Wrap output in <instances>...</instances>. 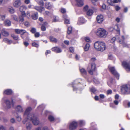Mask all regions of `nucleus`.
I'll return each instance as SVG.
<instances>
[{"label":"nucleus","instance_id":"obj_9","mask_svg":"<svg viewBox=\"0 0 130 130\" xmlns=\"http://www.w3.org/2000/svg\"><path fill=\"white\" fill-rule=\"evenodd\" d=\"M91 69L88 71L89 73L91 75L93 74V71H95V65L94 63H92L91 64Z\"/></svg>","mask_w":130,"mask_h":130},{"label":"nucleus","instance_id":"obj_6","mask_svg":"<svg viewBox=\"0 0 130 130\" xmlns=\"http://www.w3.org/2000/svg\"><path fill=\"white\" fill-rule=\"evenodd\" d=\"M122 65L127 71H130V61H124Z\"/></svg>","mask_w":130,"mask_h":130},{"label":"nucleus","instance_id":"obj_27","mask_svg":"<svg viewBox=\"0 0 130 130\" xmlns=\"http://www.w3.org/2000/svg\"><path fill=\"white\" fill-rule=\"evenodd\" d=\"M89 44L88 43H87L84 48V50L85 51H87L89 49Z\"/></svg>","mask_w":130,"mask_h":130},{"label":"nucleus","instance_id":"obj_20","mask_svg":"<svg viewBox=\"0 0 130 130\" xmlns=\"http://www.w3.org/2000/svg\"><path fill=\"white\" fill-rule=\"evenodd\" d=\"M18 18L19 21L18 22L20 24H23L24 20L23 17L22 15H20L19 17Z\"/></svg>","mask_w":130,"mask_h":130},{"label":"nucleus","instance_id":"obj_63","mask_svg":"<svg viewBox=\"0 0 130 130\" xmlns=\"http://www.w3.org/2000/svg\"><path fill=\"white\" fill-rule=\"evenodd\" d=\"M102 8L103 9H105L106 8V6L104 4H103L102 6Z\"/></svg>","mask_w":130,"mask_h":130},{"label":"nucleus","instance_id":"obj_32","mask_svg":"<svg viewBox=\"0 0 130 130\" xmlns=\"http://www.w3.org/2000/svg\"><path fill=\"white\" fill-rule=\"evenodd\" d=\"M55 119L54 118L53 116L49 115V121L53 122L54 121Z\"/></svg>","mask_w":130,"mask_h":130},{"label":"nucleus","instance_id":"obj_64","mask_svg":"<svg viewBox=\"0 0 130 130\" xmlns=\"http://www.w3.org/2000/svg\"><path fill=\"white\" fill-rule=\"evenodd\" d=\"M114 103L116 105H117L118 104L119 102L117 100H115L114 101Z\"/></svg>","mask_w":130,"mask_h":130},{"label":"nucleus","instance_id":"obj_56","mask_svg":"<svg viewBox=\"0 0 130 130\" xmlns=\"http://www.w3.org/2000/svg\"><path fill=\"white\" fill-rule=\"evenodd\" d=\"M64 43L65 44L67 45H68L69 43V41L67 40H65L64 41Z\"/></svg>","mask_w":130,"mask_h":130},{"label":"nucleus","instance_id":"obj_22","mask_svg":"<svg viewBox=\"0 0 130 130\" xmlns=\"http://www.w3.org/2000/svg\"><path fill=\"white\" fill-rule=\"evenodd\" d=\"M63 17L65 19L64 22L66 24H70V22L69 20L68 19V17L66 15H64Z\"/></svg>","mask_w":130,"mask_h":130},{"label":"nucleus","instance_id":"obj_18","mask_svg":"<svg viewBox=\"0 0 130 130\" xmlns=\"http://www.w3.org/2000/svg\"><path fill=\"white\" fill-rule=\"evenodd\" d=\"M34 9L39 11L41 13L42 12V11L44 9V8L43 7L39 6H35L34 7Z\"/></svg>","mask_w":130,"mask_h":130},{"label":"nucleus","instance_id":"obj_31","mask_svg":"<svg viewBox=\"0 0 130 130\" xmlns=\"http://www.w3.org/2000/svg\"><path fill=\"white\" fill-rule=\"evenodd\" d=\"M72 30V27H69L68 28L67 33L68 34H70L71 33Z\"/></svg>","mask_w":130,"mask_h":130},{"label":"nucleus","instance_id":"obj_35","mask_svg":"<svg viewBox=\"0 0 130 130\" xmlns=\"http://www.w3.org/2000/svg\"><path fill=\"white\" fill-rule=\"evenodd\" d=\"M5 18V15H0V21L4 20Z\"/></svg>","mask_w":130,"mask_h":130},{"label":"nucleus","instance_id":"obj_55","mask_svg":"<svg viewBox=\"0 0 130 130\" xmlns=\"http://www.w3.org/2000/svg\"><path fill=\"white\" fill-rule=\"evenodd\" d=\"M88 8V6L87 5H86L83 8V10L84 11H86L87 10Z\"/></svg>","mask_w":130,"mask_h":130},{"label":"nucleus","instance_id":"obj_42","mask_svg":"<svg viewBox=\"0 0 130 130\" xmlns=\"http://www.w3.org/2000/svg\"><path fill=\"white\" fill-rule=\"evenodd\" d=\"M91 92L93 93H95L96 91V89L94 87H93L91 89Z\"/></svg>","mask_w":130,"mask_h":130},{"label":"nucleus","instance_id":"obj_57","mask_svg":"<svg viewBox=\"0 0 130 130\" xmlns=\"http://www.w3.org/2000/svg\"><path fill=\"white\" fill-rule=\"evenodd\" d=\"M96 60V58H92L90 60V61L91 62H92L94 61H95Z\"/></svg>","mask_w":130,"mask_h":130},{"label":"nucleus","instance_id":"obj_5","mask_svg":"<svg viewBox=\"0 0 130 130\" xmlns=\"http://www.w3.org/2000/svg\"><path fill=\"white\" fill-rule=\"evenodd\" d=\"M109 70L111 73L117 79H119V75L115 70L114 67H113L108 66Z\"/></svg>","mask_w":130,"mask_h":130},{"label":"nucleus","instance_id":"obj_51","mask_svg":"<svg viewBox=\"0 0 130 130\" xmlns=\"http://www.w3.org/2000/svg\"><path fill=\"white\" fill-rule=\"evenodd\" d=\"M0 130H6V128L3 125H0Z\"/></svg>","mask_w":130,"mask_h":130},{"label":"nucleus","instance_id":"obj_10","mask_svg":"<svg viewBox=\"0 0 130 130\" xmlns=\"http://www.w3.org/2000/svg\"><path fill=\"white\" fill-rule=\"evenodd\" d=\"M96 19L98 23H101L103 20V16L101 15H98L97 16Z\"/></svg>","mask_w":130,"mask_h":130},{"label":"nucleus","instance_id":"obj_24","mask_svg":"<svg viewBox=\"0 0 130 130\" xmlns=\"http://www.w3.org/2000/svg\"><path fill=\"white\" fill-rule=\"evenodd\" d=\"M59 21V17L57 16H53V19H52V22H58Z\"/></svg>","mask_w":130,"mask_h":130},{"label":"nucleus","instance_id":"obj_60","mask_svg":"<svg viewBox=\"0 0 130 130\" xmlns=\"http://www.w3.org/2000/svg\"><path fill=\"white\" fill-rule=\"evenodd\" d=\"M121 0H113V3H117L118 2H120Z\"/></svg>","mask_w":130,"mask_h":130},{"label":"nucleus","instance_id":"obj_36","mask_svg":"<svg viewBox=\"0 0 130 130\" xmlns=\"http://www.w3.org/2000/svg\"><path fill=\"white\" fill-rule=\"evenodd\" d=\"M11 36L15 40H17L18 38V37L17 36L15 35L14 34H12Z\"/></svg>","mask_w":130,"mask_h":130},{"label":"nucleus","instance_id":"obj_29","mask_svg":"<svg viewBox=\"0 0 130 130\" xmlns=\"http://www.w3.org/2000/svg\"><path fill=\"white\" fill-rule=\"evenodd\" d=\"M80 71L82 74H86V71L83 68L80 69Z\"/></svg>","mask_w":130,"mask_h":130},{"label":"nucleus","instance_id":"obj_30","mask_svg":"<svg viewBox=\"0 0 130 130\" xmlns=\"http://www.w3.org/2000/svg\"><path fill=\"white\" fill-rule=\"evenodd\" d=\"M26 7L25 6H21L20 7L19 9L20 11L21 12L24 11V10L26 9Z\"/></svg>","mask_w":130,"mask_h":130},{"label":"nucleus","instance_id":"obj_58","mask_svg":"<svg viewBox=\"0 0 130 130\" xmlns=\"http://www.w3.org/2000/svg\"><path fill=\"white\" fill-rule=\"evenodd\" d=\"M23 43L25 46H27L29 44V43H28L26 41L24 42Z\"/></svg>","mask_w":130,"mask_h":130},{"label":"nucleus","instance_id":"obj_40","mask_svg":"<svg viewBox=\"0 0 130 130\" xmlns=\"http://www.w3.org/2000/svg\"><path fill=\"white\" fill-rule=\"evenodd\" d=\"M26 31L25 30L21 29L20 34L21 35H22L24 33H26Z\"/></svg>","mask_w":130,"mask_h":130},{"label":"nucleus","instance_id":"obj_53","mask_svg":"<svg viewBox=\"0 0 130 130\" xmlns=\"http://www.w3.org/2000/svg\"><path fill=\"white\" fill-rule=\"evenodd\" d=\"M107 94H110L112 93V91L111 90H109L107 91Z\"/></svg>","mask_w":130,"mask_h":130},{"label":"nucleus","instance_id":"obj_49","mask_svg":"<svg viewBox=\"0 0 130 130\" xmlns=\"http://www.w3.org/2000/svg\"><path fill=\"white\" fill-rule=\"evenodd\" d=\"M39 4L40 5L43 6L44 4L42 0H40L39 1Z\"/></svg>","mask_w":130,"mask_h":130},{"label":"nucleus","instance_id":"obj_47","mask_svg":"<svg viewBox=\"0 0 130 130\" xmlns=\"http://www.w3.org/2000/svg\"><path fill=\"white\" fill-rule=\"evenodd\" d=\"M24 25L26 27H28L30 25L28 21H26L24 23Z\"/></svg>","mask_w":130,"mask_h":130},{"label":"nucleus","instance_id":"obj_15","mask_svg":"<svg viewBox=\"0 0 130 130\" xmlns=\"http://www.w3.org/2000/svg\"><path fill=\"white\" fill-rule=\"evenodd\" d=\"M15 109L17 111L19 112H21L23 111L22 107L20 105L17 106L15 108Z\"/></svg>","mask_w":130,"mask_h":130},{"label":"nucleus","instance_id":"obj_54","mask_svg":"<svg viewBox=\"0 0 130 130\" xmlns=\"http://www.w3.org/2000/svg\"><path fill=\"white\" fill-rule=\"evenodd\" d=\"M40 34L39 32H36L35 34V36L36 37H39Z\"/></svg>","mask_w":130,"mask_h":130},{"label":"nucleus","instance_id":"obj_23","mask_svg":"<svg viewBox=\"0 0 130 130\" xmlns=\"http://www.w3.org/2000/svg\"><path fill=\"white\" fill-rule=\"evenodd\" d=\"M49 38L50 41L52 42L56 43L57 42V39L52 36L50 37Z\"/></svg>","mask_w":130,"mask_h":130},{"label":"nucleus","instance_id":"obj_28","mask_svg":"<svg viewBox=\"0 0 130 130\" xmlns=\"http://www.w3.org/2000/svg\"><path fill=\"white\" fill-rule=\"evenodd\" d=\"M93 13V10L91 9H89L87 12V14L88 15H91Z\"/></svg>","mask_w":130,"mask_h":130},{"label":"nucleus","instance_id":"obj_33","mask_svg":"<svg viewBox=\"0 0 130 130\" xmlns=\"http://www.w3.org/2000/svg\"><path fill=\"white\" fill-rule=\"evenodd\" d=\"M45 107V106L43 104H42L41 105L38 106V109H44Z\"/></svg>","mask_w":130,"mask_h":130},{"label":"nucleus","instance_id":"obj_17","mask_svg":"<svg viewBox=\"0 0 130 130\" xmlns=\"http://www.w3.org/2000/svg\"><path fill=\"white\" fill-rule=\"evenodd\" d=\"M12 93V91L11 89H7L4 91V94L6 95H10Z\"/></svg>","mask_w":130,"mask_h":130},{"label":"nucleus","instance_id":"obj_45","mask_svg":"<svg viewBox=\"0 0 130 130\" xmlns=\"http://www.w3.org/2000/svg\"><path fill=\"white\" fill-rule=\"evenodd\" d=\"M79 124L81 126H82L84 125L85 123V122L84 121L80 120L79 121Z\"/></svg>","mask_w":130,"mask_h":130},{"label":"nucleus","instance_id":"obj_37","mask_svg":"<svg viewBox=\"0 0 130 130\" xmlns=\"http://www.w3.org/2000/svg\"><path fill=\"white\" fill-rule=\"evenodd\" d=\"M12 17L14 20L15 21L17 22L19 21V18L16 15H13Z\"/></svg>","mask_w":130,"mask_h":130},{"label":"nucleus","instance_id":"obj_38","mask_svg":"<svg viewBox=\"0 0 130 130\" xmlns=\"http://www.w3.org/2000/svg\"><path fill=\"white\" fill-rule=\"evenodd\" d=\"M16 118L17 120L19 122L21 120V118L20 116L17 115L16 116Z\"/></svg>","mask_w":130,"mask_h":130},{"label":"nucleus","instance_id":"obj_48","mask_svg":"<svg viewBox=\"0 0 130 130\" xmlns=\"http://www.w3.org/2000/svg\"><path fill=\"white\" fill-rule=\"evenodd\" d=\"M69 50L70 52L72 53H73L74 51V48L73 47H71L69 48Z\"/></svg>","mask_w":130,"mask_h":130},{"label":"nucleus","instance_id":"obj_14","mask_svg":"<svg viewBox=\"0 0 130 130\" xmlns=\"http://www.w3.org/2000/svg\"><path fill=\"white\" fill-rule=\"evenodd\" d=\"M21 3L20 0H17L14 3L13 5L15 7H18L20 5Z\"/></svg>","mask_w":130,"mask_h":130},{"label":"nucleus","instance_id":"obj_39","mask_svg":"<svg viewBox=\"0 0 130 130\" xmlns=\"http://www.w3.org/2000/svg\"><path fill=\"white\" fill-rule=\"evenodd\" d=\"M30 31L32 33H35L36 31V30L35 28H31Z\"/></svg>","mask_w":130,"mask_h":130},{"label":"nucleus","instance_id":"obj_44","mask_svg":"<svg viewBox=\"0 0 130 130\" xmlns=\"http://www.w3.org/2000/svg\"><path fill=\"white\" fill-rule=\"evenodd\" d=\"M85 41L87 42H90V39L89 37H86L85 38Z\"/></svg>","mask_w":130,"mask_h":130},{"label":"nucleus","instance_id":"obj_41","mask_svg":"<svg viewBox=\"0 0 130 130\" xmlns=\"http://www.w3.org/2000/svg\"><path fill=\"white\" fill-rule=\"evenodd\" d=\"M8 11L11 14H12L14 12V10L13 8H9Z\"/></svg>","mask_w":130,"mask_h":130},{"label":"nucleus","instance_id":"obj_16","mask_svg":"<svg viewBox=\"0 0 130 130\" xmlns=\"http://www.w3.org/2000/svg\"><path fill=\"white\" fill-rule=\"evenodd\" d=\"M77 5L79 7L82 6L83 5V0H76Z\"/></svg>","mask_w":130,"mask_h":130},{"label":"nucleus","instance_id":"obj_13","mask_svg":"<svg viewBox=\"0 0 130 130\" xmlns=\"http://www.w3.org/2000/svg\"><path fill=\"white\" fill-rule=\"evenodd\" d=\"M1 33L2 35L4 36H7L9 35V33L4 28L2 29Z\"/></svg>","mask_w":130,"mask_h":130},{"label":"nucleus","instance_id":"obj_19","mask_svg":"<svg viewBox=\"0 0 130 130\" xmlns=\"http://www.w3.org/2000/svg\"><path fill=\"white\" fill-rule=\"evenodd\" d=\"M6 26H9L11 25V22L8 20H6L4 22Z\"/></svg>","mask_w":130,"mask_h":130},{"label":"nucleus","instance_id":"obj_4","mask_svg":"<svg viewBox=\"0 0 130 130\" xmlns=\"http://www.w3.org/2000/svg\"><path fill=\"white\" fill-rule=\"evenodd\" d=\"M107 34V32L104 29L99 28L98 29L96 34L97 36L100 37H105Z\"/></svg>","mask_w":130,"mask_h":130},{"label":"nucleus","instance_id":"obj_61","mask_svg":"<svg viewBox=\"0 0 130 130\" xmlns=\"http://www.w3.org/2000/svg\"><path fill=\"white\" fill-rule=\"evenodd\" d=\"M116 39V38L115 37H114L112 38V39H111V42L112 43H113V42L115 41Z\"/></svg>","mask_w":130,"mask_h":130},{"label":"nucleus","instance_id":"obj_43","mask_svg":"<svg viewBox=\"0 0 130 130\" xmlns=\"http://www.w3.org/2000/svg\"><path fill=\"white\" fill-rule=\"evenodd\" d=\"M32 46L35 47H38L39 46V45L37 43L34 42L32 43Z\"/></svg>","mask_w":130,"mask_h":130},{"label":"nucleus","instance_id":"obj_2","mask_svg":"<svg viewBox=\"0 0 130 130\" xmlns=\"http://www.w3.org/2000/svg\"><path fill=\"white\" fill-rule=\"evenodd\" d=\"M94 46L96 50L101 52L105 50L106 48L105 44L102 42H96L94 44Z\"/></svg>","mask_w":130,"mask_h":130},{"label":"nucleus","instance_id":"obj_11","mask_svg":"<svg viewBox=\"0 0 130 130\" xmlns=\"http://www.w3.org/2000/svg\"><path fill=\"white\" fill-rule=\"evenodd\" d=\"M52 50L53 51L56 53H60L62 52L61 50L58 47H54L52 48Z\"/></svg>","mask_w":130,"mask_h":130},{"label":"nucleus","instance_id":"obj_25","mask_svg":"<svg viewBox=\"0 0 130 130\" xmlns=\"http://www.w3.org/2000/svg\"><path fill=\"white\" fill-rule=\"evenodd\" d=\"M32 18L34 20H36L38 18V13L37 12L35 13L33 15H32Z\"/></svg>","mask_w":130,"mask_h":130},{"label":"nucleus","instance_id":"obj_12","mask_svg":"<svg viewBox=\"0 0 130 130\" xmlns=\"http://www.w3.org/2000/svg\"><path fill=\"white\" fill-rule=\"evenodd\" d=\"M85 22V21L84 18L82 17H80L79 18L77 24L78 25H80L84 23Z\"/></svg>","mask_w":130,"mask_h":130},{"label":"nucleus","instance_id":"obj_46","mask_svg":"<svg viewBox=\"0 0 130 130\" xmlns=\"http://www.w3.org/2000/svg\"><path fill=\"white\" fill-rule=\"evenodd\" d=\"M21 29H15V31L17 34H20Z\"/></svg>","mask_w":130,"mask_h":130},{"label":"nucleus","instance_id":"obj_7","mask_svg":"<svg viewBox=\"0 0 130 130\" xmlns=\"http://www.w3.org/2000/svg\"><path fill=\"white\" fill-rule=\"evenodd\" d=\"M11 101L12 102H11L9 100L7 99L5 100V102L7 108H11V106H13V100L12 99Z\"/></svg>","mask_w":130,"mask_h":130},{"label":"nucleus","instance_id":"obj_34","mask_svg":"<svg viewBox=\"0 0 130 130\" xmlns=\"http://www.w3.org/2000/svg\"><path fill=\"white\" fill-rule=\"evenodd\" d=\"M107 3L110 5L112 6L113 5V1L112 0H107Z\"/></svg>","mask_w":130,"mask_h":130},{"label":"nucleus","instance_id":"obj_62","mask_svg":"<svg viewBox=\"0 0 130 130\" xmlns=\"http://www.w3.org/2000/svg\"><path fill=\"white\" fill-rule=\"evenodd\" d=\"M21 14L22 16H26V13L24 11L21 12Z\"/></svg>","mask_w":130,"mask_h":130},{"label":"nucleus","instance_id":"obj_8","mask_svg":"<svg viewBox=\"0 0 130 130\" xmlns=\"http://www.w3.org/2000/svg\"><path fill=\"white\" fill-rule=\"evenodd\" d=\"M77 126V123L75 121L72 122L69 126V129L70 130H74L75 129Z\"/></svg>","mask_w":130,"mask_h":130},{"label":"nucleus","instance_id":"obj_26","mask_svg":"<svg viewBox=\"0 0 130 130\" xmlns=\"http://www.w3.org/2000/svg\"><path fill=\"white\" fill-rule=\"evenodd\" d=\"M32 127V125L30 123H28L26 124V127L27 129L30 130Z\"/></svg>","mask_w":130,"mask_h":130},{"label":"nucleus","instance_id":"obj_59","mask_svg":"<svg viewBox=\"0 0 130 130\" xmlns=\"http://www.w3.org/2000/svg\"><path fill=\"white\" fill-rule=\"evenodd\" d=\"M24 2L26 4H28L30 3V0H25Z\"/></svg>","mask_w":130,"mask_h":130},{"label":"nucleus","instance_id":"obj_50","mask_svg":"<svg viewBox=\"0 0 130 130\" xmlns=\"http://www.w3.org/2000/svg\"><path fill=\"white\" fill-rule=\"evenodd\" d=\"M46 27L44 25H42L41 27V30L43 31H45L46 30Z\"/></svg>","mask_w":130,"mask_h":130},{"label":"nucleus","instance_id":"obj_52","mask_svg":"<svg viewBox=\"0 0 130 130\" xmlns=\"http://www.w3.org/2000/svg\"><path fill=\"white\" fill-rule=\"evenodd\" d=\"M115 9L117 11H118L120 9V7L118 6H116L115 7Z\"/></svg>","mask_w":130,"mask_h":130},{"label":"nucleus","instance_id":"obj_1","mask_svg":"<svg viewBox=\"0 0 130 130\" xmlns=\"http://www.w3.org/2000/svg\"><path fill=\"white\" fill-rule=\"evenodd\" d=\"M31 110V108L30 107H28L26 109L23 115L25 119L23 121V123L25 124L30 120L32 121L34 125H37L39 124V121L38 119L36 116L34 114L30 113V111Z\"/></svg>","mask_w":130,"mask_h":130},{"label":"nucleus","instance_id":"obj_3","mask_svg":"<svg viewBox=\"0 0 130 130\" xmlns=\"http://www.w3.org/2000/svg\"><path fill=\"white\" fill-rule=\"evenodd\" d=\"M121 92L123 94H130V84H127L123 85L121 89Z\"/></svg>","mask_w":130,"mask_h":130},{"label":"nucleus","instance_id":"obj_21","mask_svg":"<svg viewBox=\"0 0 130 130\" xmlns=\"http://www.w3.org/2000/svg\"><path fill=\"white\" fill-rule=\"evenodd\" d=\"M3 41L8 44H10L12 42V40H10L7 38H4L3 39Z\"/></svg>","mask_w":130,"mask_h":130}]
</instances>
